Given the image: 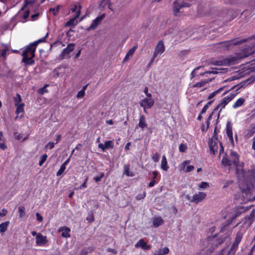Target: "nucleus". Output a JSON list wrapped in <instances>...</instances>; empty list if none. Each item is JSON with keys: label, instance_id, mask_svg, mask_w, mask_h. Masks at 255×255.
I'll return each instance as SVG.
<instances>
[{"label": "nucleus", "instance_id": "obj_11", "mask_svg": "<svg viewBox=\"0 0 255 255\" xmlns=\"http://www.w3.org/2000/svg\"><path fill=\"white\" fill-rule=\"evenodd\" d=\"M136 248H140L144 250H148L150 249V246L148 245L143 239L139 240L135 245Z\"/></svg>", "mask_w": 255, "mask_h": 255}, {"label": "nucleus", "instance_id": "obj_10", "mask_svg": "<svg viewBox=\"0 0 255 255\" xmlns=\"http://www.w3.org/2000/svg\"><path fill=\"white\" fill-rule=\"evenodd\" d=\"M105 14H102L101 15L98 16L94 20L92 21V22L90 26L89 29H95L101 22V21L105 18Z\"/></svg>", "mask_w": 255, "mask_h": 255}, {"label": "nucleus", "instance_id": "obj_48", "mask_svg": "<svg viewBox=\"0 0 255 255\" xmlns=\"http://www.w3.org/2000/svg\"><path fill=\"white\" fill-rule=\"evenodd\" d=\"M104 174L103 173H102L100 174V175L95 176L94 177V180H95L96 182H98L100 181L101 180V179L104 176Z\"/></svg>", "mask_w": 255, "mask_h": 255}, {"label": "nucleus", "instance_id": "obj_13", "mask_svg": "<svg viewBox=\"0 0 255 255\" xmlns=\"http://www.w3.org/2000/svg\"><path fill=\"white\" fill-rule=\"evenodd\" d=\"M183 6L181 3L179 2L178 0L174 1L173 4V9L174 14L176 16L178 15L180 9Z\"/></svg>", "mask_w": 255, "mask_h": 255}, {"label": "nucleus", "instance_id": "obj_12", "mask_svg": "<svg viewBox=\"0 0 255 255\" xmlns=\"http://www.w3.org/2000/svg\"><path fill=\"white\" fill-rule=\"evenodd\" d=\"M24 103L20 104V105H18L17 106H16V110L15 111V114L17 115L15 119H17L18 118V115L21 114V115L19 116V118H22L24 114Z\"/></svg>", "mask_w": 255, "mask_h": 255}, {"label": "nucleus", "instance_id": "obj_1", "mask_svg": "<svg viewBox=\"0 0 255 255\" xmlns=\"http://www.w3.org/2000/svg\"><path fill=\"white\" fill-rule=\"evenodd\" d=\"M254 39V40L251 42V45L248 48L244 49L241 52L237 54L235 57L226 59L223 61H217V64L219 65L229 66L237 63L239 60L254 54L255 53V37Z\"/></svg>", "mask_w": 255, "mask_h": 255}, {"label": "nucleus", "instance_id": "obj_52", "mask_svg": "<svg viewBox=\"0 0 255 255\" xmlns=\"http://www.w3.org/2000/svg\"><path fill=\"white\" fill-rule=\"evenodd\" d=\"M208 108H209V106L208 104H206V105H205L201 110V114H203L204 113H205L206 111H207V110L208 109Z\"/></svg>", "mask_w": 255, "mask_h": 255}, {"label": "nucleus", "instance_id": "obj_51", "mask_svg": "<svg viewBox=\"0 0 255 255\" xmlns=\"http://www.w3.org/2000/svg\"><path fill=\"white\" fill-rule=\"evenodd\" d=\"M194 169V167L193 165H189L187 167L185 170L186 172H189L192 171Z\"/></svg>", "mask_w": 255, "mask_h": 255}, {"label": "nucleus", "instance_id": "obj_63", "mask_svg": "<svg viewBox=\"0 0 255 255\" xmlns=\"http://www.w3.org/2000/svg\"><path fill=\"white\" fill-rule=\"evenodd\" d=\"M152 174L153 175L152 179L154 180L156 178V177L158 175V172L157 171H153L152 172Z\"/></svg>", "mask_w": 255, "mask_h": 255}, {"label": "nucleus", "instance_id": "obj_45", "mask_svg": "<svg viewBox=\"0 0 255 255\" xmlns=\"http://www.w3.org/2000/svg\"><path fill=\"white\" fill-rule=\"evenodd\" d=\"M159 158V155L157 153H155L152 157V160L155 162L158 161Z\"/></svg>", "mask_w": 255, "mask_h": 255}, {"label": "nucleus", "instance_id": "obj_7", "mask_svg": "<svg viewBox=\"0 0 255 255\" xmlns=\"http://www.w3.org/2000/svg\"><path fill=\"white\" fill-rule=\"evenodd\" d=\"M245 231V229H244L243 230H242L239 232H238L236 236L235 240L232 246V250L236 249L238 247V245L242 240Z\"/></svg>", "mask_w": 255, "mask_h": 255}, {"label": "nucleus", "instance_id": "obj_8", "mask_svg": "<svg viewBox=\"0 0 255 255\" xmlns=\"http://www.w3.org/2000/svg\"><path fill=\"white\" fill-rule=\"evenodd\" d=\"M206 197V194L203 192H199L198 193L195 194L192 197V201L193 203L198 204L199 202H201Z\"/></svg>", "mask_w": 255, "mask_h": 255}, {"label": "nucleus", "instance_id": "obj_6", "mask_svg": "<svg viewBox=\"0 0 255 255\" xmlns=\"http://www.w3.org/2000/svg\"><path fill=\"white\" fill-rule=\"evenodd\" d=\"M165 49V46L163 41H159L154 50V57H157L162 54L164 52Z\"/></svg>", "mask_w": 255, "mask_h": 255}, {"label": "nucleus", "instance_id": "obj_4", "mask_svg": "<svg viewBox=\"0 0 255 255\" xmlns=\"http://www.w3.org/2000/svg\"><path fill=\"white\" fill-rule=\"evenodd\" d=\"M154 104V100L152 96L148 95L142 99L139 102L140 106L143 108L145 113L146 112V109H150Z\"/></svg>", "mask_w": 255, "mask_h": 255}, {"label": "nucleus", "instance_id": "obj_5", "mask_svg": "<svg viewBox=\"0 0 255 255\" xmlns=\"http://www.w3.org/2000/svg\"><path fill=\"white\" fill-rule=\"evenodd\" d=\"M226 139L228 142L233 143L234 141L233 137L232 126L230 122H228L226 128Z\"/></svg>", "mask_w": 255, "mask_h": 255}, {"label": "nucleus", "instance_id": "obj_19", "mask_svg": "<svg viewBox=\"0 0 255 255\" xmlns=\"http://www.w3.org/2000/svg\"><path fill=\"white\" fill-rule=\"evenodd\" d=\"M81 6L79 4H75L71 8V10L73 12L75 13L76 17H78L80 14Z\"/></svg>", "mask_w": 255, "mask_h": 255}, {"label": "nucleus", "instance_id": "obj_15", "mask_svg": "<svg viewBox=\"0 0 255 255\" xmlns=\"http://www.w3.org/2000/svg\"><path fill=\"white\" fill-rule=\"evenodd\" d=\"M160 168L164 171H167L169 169V166L167 163V160L166 157L165 155H163L162 157L161 163H160Z\"/></svg>", "mask_w": 255, "mask_h": 255}, {"label": "nucleus", "instance_id": "obj_59", "mask_svg": "<svg viewBox=\"0 0 255 255\" xmlns=\"http://www.w3.org/2000/svg\"><path fill=\"white\" fill-rule=\"evenodd\" d=\"M246 41V40L244 39H242V40H241L240 41H239V40L236 41L235 42H234L233 43V44L236 45V44H239L240 43H241V42H245Z\"/></svg>", "mask_w": 255, "mask_h": 255}, {"label": "nucleus", "instance_id": "obj_25", "mask_svg": "<svg viewBox=\"0 0 255 255\" xmlns=\"http://www.w3.org/2000/svg\"><path fill=\"white\" fill-rule=\"evenodd\" d=\"M124 173L127 176L132 177L134 176V174L132 172L129 171V166L126 165L124 167Z\"/></svg>", "mask_w": 255, "mask_h": 255}, {"label": "nucleus", "instance_id": "obj_50", "mask_svg": "<svg viewBox=\"0 0 255 255\" xmlns=\"http://www.w3.org/2000/svg\"><path fill=\"white\" fill-rule=\"evenodd\" d=\"M145 195H146V194L145 192H143V193L142 194H138L136 196V199L138 200L143 199L145 197Z\"/></svg>", "mask_w": 255, "mask_h": 255}, {"label": "nucleus", "instance_id": "obj_55", "mask_svg": "<svg viewBox=\"0 0 255 255\" xmlns=\"http://www.w3.org/2000/svg\"><path fill=\"white\" fill-rule=\"evenodd\" d=\"M143 92L145 94L146 97L148 96V95L152 96L151 94L148 92V89L147 87H145L144 89Z\"/></svg>", "mask_w": 255, "mask_h": 255}, {"label": "nucleus", "instance_id": "obj_64", "mask_svg": "<svg viewBox=\"0 0 255 255\" xmlns=\"http://www.w3.org/2000/svg\"><path fill=\"white\" fill-rule=\"evenodd\" d=\"M161 253H162L161 250V249H160L158 251H155V252L154 253V255H163V254H160Z\"/></svg>", "mask_w": 255, "mask_h": 255}, {"label": "nucleus", "instance_id": "obj_60", "mask_svg": "<svg viewBox=\"0 0 255 255\" xmlns=\"http://www.w3.org/2000/svg\"><path fill=\"white\" fill-rule=\"evenodd\" d=\"M155 184V181L154 180H153L149 183L148 186L150 187H153Z\"/></svg>", "mask_w": 255, "mask_h": 255}, {"label": "nucleus", "instance_id": "obj_29", "mask_svg": "<svg viewBox=\"0 0 255 255\" xmlns=\"http://www.w3.org/2000/svg\"><path fill=\"white\" fill-rule=\"evenodd\" d=\"M76 16H74V17L70 19L66 24V26H73L77 24L78 22L76 20Z\"/></svg>", "mask_w": 255, "mask_h": 255}, {"label": "nucleus", "instance_id": "obj_62", "mask_svg": "<svg viewBox=\"0 0 255 255\" xmlns=\"http://www.w3.org/2000/svg\"><path fill=\"white\" fill-rule=\"evenodd\" d=\"M156 57H154V55L153 54V56L149 62V64H148L149 66H150L153 63V62Z\"/></svg>", "mask_w": 255, "mask_h": 255}, {"label": "nucleus", "instance_id": "obj_9", "mask_svg": "<svg viewBox=\"0 0 255 255\" xmlns=\"http://www.w3.org/2000/svg\"><path fill=\"white\" fill-rule=\"evenodd\" d=\"M48 242L47 237L43 236L41 234L38 233L36 237V244L37 246H42L45 245Z\"/></svg>", "mask_w": 255, "mask_h": 255}, {"label": "nucleus", "instance_id": "obj_43", "mask_svg": "<svg viewBox=\"0 0 255 255\" xmlns=\"http://www.w3.org/2000/svg\"><path fill=\"white\" fill-rule=\"evenodd\" d=\"M226 105H227L225 104V103H224V102L222 101L221 103L216 107V108L215 109V110L220 108V111H221L223 109H224L225 107V106Z\"/></svg>", "mask_w": 255, "mask_h": 255}, {"label": "nucleus", "instance_id": "obj_46", "mask_svg": "<svg viewBox=\"0 0 255 255\" xmlns=\"http://www.w3.org/2000/svg\"><path fill=\"white\" fill-rule=\"evenodd\" d=\"M187 147L186 144H180L179 149L180 152H184L187 149Z\"/></svg>", "mask_w": 255, "mask_h": 255}, {"label": "nucleus", "instance_id": "obj_40", "mask_svg": "<svg viewBox=\"0 0 255 255\" xmlns=\"http://www.w3.org/2000/svg\"><path fill=\"white\" fill-rule=\"evenodd\" d=\"M223 70V69H216V70L208 71V72H206L205 73L217 74V73H223V72H224L223 71H222Z\"/></svg>", "mask_w": 255, "mask_h": 255}, {"label": "nucleus", "instance_id": "obj_37", "mask_svg": "<svg viewBox=\"0 0 255 255\" xmlns=\"http://www.w3.org/2000/svg\"><path fill=\"white\" fill-rule=\"evenodd\" d=\"M190 162V160H185L182 163V164L180 166V170H184L185 168L186 165L187 164H189Z\"/></svg>", "mask_w": 255, "mask_h": 255}, {"label": "nucleus", "instance_id": "obj_57", "mask_svg": "<svg viewBox=\"0 0 255 255\" xmlns=\"http://www.w3.org/2000/svg\"><path fill=\"white\" fill-rule=\"evenodd\" d=\"M255 217V209H254L252 213L251 214L250 217L249 218V220H252L253 218Z\"/></svg>", "mask_w": 255, "mask_h": 255}, {"label": "nucleus", "instance_id": "obj_16", "mask_svg": "<svg viewBox=\"0 0 255 255\" xmlns=\"http://www.w3.org/2000/svg\"><path fill=\"white\" fill-rule=\"evenodd\" d=\"M137 48L136 46H134L130 48L127 52L124 59V62H125L129 59L133 55Z\"/></svg>", "mask_w": 255, "mask_h": 255}, {"label": "nucleus", "instance_id": "obj_53", "mask_svg": "<svg viewBox=\"0 0 255 255\" xmlns=\"http://www.w3.org/2000/svg\"><path fill=\"white\" fill-rule=\"evenodd\" d=\"M7 211L4 209H3L1 212H0V217H4L5 216L6 214H7Z\"/></svg>", "mask_w": 255, "mask_h": 255}, {"label": "nucleus", "instance_id": "obj_28", "mask_svg": "<svg viewBox=\"0 0 255 255\" xmlns=\"http://www.w3.org/2000/svg\"><path fill=\"white\" fill-rule=\"evenodd\" d=\"M254 133H255V124L251 126L248 129V132L247 133V135L250 137L252 136Z\"/></svg>", "mask_w": 255, "mask_h": 255}, {"label": "nucleus", "instance_id": "obj_21", "mask_svg": "<svg viewBox=\"0 0 255 255\" xmlns=\"http://www.w3.org/2000/svg\"><path fill=\"white\" fill-rule=\"evenodd\" d=\"M245 100L244 98H240L238 99L233 105V108L234 109L238 108L242 106L245 103Z\"/></svg>", "mask_w": 255, "mask_h": 255}, {"label": "nucleus", "instance_id": "obj_14", "mask_svg": "<svg viewBox=\"0 0 255 255\" xmlns=\"http://www.w3.org/2000/svg\"><path fill=\"white\" fill-rule=\"evenodd\" d=\"M58 232H62V236L64 238H69L70 237V229L67 227H61L58 229Z\"/></svg>", "mask_w": 255, "mask_h": 255}, {"label": "nucleus", "instance_id": "obj_36", "mask_svg": "<svg viewBox=\"0 0 255 255\" xmlns=\"http://www.w3.org/2000/svg\"><path fill=\"white\" fill-rule=\"evenodd\" d=\"M109 5V0H103L100 4H99V6L100 8H104L106 6Z\"/></svg>", "mask_w": 255, "mask_h": 255}, {"label": "nucleus", "instance_id": "obj_17", "mask_svg": "<svg viewBox=\"0 0 255 255\" xmlns=\"http://www.w3.org/2000/svg\"><path fill=\"white\" fill-rule=\"evenodd\" d=\"M75 47V44L73 43L69 44L66 48H65L62 51V55L65 56L68 55L73 50Z\"/></svg>", "mask_w": 255, "mask_h": 255}, {"label": "nucleus", "instance_id": "obj_47", "mask_svg": "<svg viewBox=\"0 0 255 255\" xmlns=\"http://www.w3.org/2000/svg\"><path fill=\"white\" fill-rule=\"evenodd\" d=\"M233 182V180H228L225 181L224 184L223 186V188H226L227 187H228L230 185L232 184Z\"/></svg>", "mask_w": 255, "mask_h": 255}, {"label": "nucleus", "instance_id": "obj_22", "mask_svg": "<svg viewBox=\"0 0 255 255\" xmlns=\"http://www.w3.org/2000/svg\"><path fill=\"white\" fill-rule=\"evenodd\" d=\"M211 81V79L210 80H202L194 85H193V87H197V88H202L205 86V85L209 83L210 81Z\"/></svg>", "mask_w": 255, "mask_h": 255}, {"label": "nucleus", "instance_id": "obj_58", "mask_svg": "<svg viewBox=\"0 0 255 255\" xmlns=\"http://www.w3.org/2000/svg\"><path fill=\"white\" fill-rule=\"evenodd\" d=\"M212 114H211L208 117L207 121H206V124H207V128L209 127V124H210V121L212 119Z\"/></svg>", "mask_w": 255, "mask_h": 255}, {"label": "nucleus", "instance_id": "obj_3", "mask_svg": "<svg viewBox=\"0 0 255 255\" xmlns=\"http://www.w3.org/2000/svg\"><path fill=\"white\" fill-rule=\"evenodd\" d=\"M231 157L232 160H229L227 157H223L222 160V163L224 166H230L232 163L237 166V173L239 177H244V173L243 170L240 169V168L242 167V165H240L239 163V155L235 151H232L231 153Z\"/></svg>", "mask_w": 255, "mask_h": 255}, {"label": "nucleus", "instance_id": "obj_42", "mask_svg": "<svg viewBox=\"0 0 255 255\" xmlns=\"http://www.w3.org/2000/svg\"><path fill=\"white\" fill-rule=\"evenodd\" d=\"M59 6H57L56 8H50V11L52 12L54 15H56L59 11Z\"/></svg>", "mask_w": 255, "mask_h": 255}, {"label": "nucleus", "instance_id": "obj_20", "mask_svg": "<svg viewBox=\"0 0 255 255\" xmlns=\"http://www.w3.org/2000/svg\"><path fill=\"white\" fill-rule=\"evenodd\" d=\"M9 224V222L8 221H6L0 224V233L2 235H3L4 232L6 231Z\"/></svg>", "mask_w": 255, "mask_h": 255}, {"label": "nucleus", "instance_id": "obj_61", "mask_svg": "<svg viewBox=\"0 0 255 255\" xmlns=\"http://www.w3.org/2000/svg\"><path fill=\"white\" fill-rule=\"evenodd\" d=\"M192 197L190 196L189 195H185V198L187 200H188V201H189L190 202H192Z\"/></svg>", "mask_w": 255, "mask_h": 255}, {"label": "nucleus", "instance_id": "obj_41", "mask_svg": "<svg viewBox=\"0 0 255 255\" xmlns=\"http://www.w3.org/2000/svg\"><path fill=\"white\" fill-rule=\"evenodd\" d=\"M85 94V92H84L83 90H81L80 91L78 92L76 97L78 99L82 98L84 97Z\"/></svg>", "mask_w": 255, "mask_h": 255}, {"label": "nucleus", "instance_id": "obj_39", "mask_svg": "<svg viewBox=\"0 0 255 255\" xmlns=\"http://www.w3.org/2000/svg\"><path fill=\"white\" fill-rule=\"evenodd\" d=\"M66 167L64 166V165H62L61 166L59 170L58 171V172L56 173L57 176L60 175L65 170Z\"/></svg>", "mask_w": 255, "mask_h": 255}, {"label": "nucleus", "instance_id": "obj_34", "mask_svg": "<svg viewBox=\"0 0 255 255\" xmlns=\"http://www.w3.org/2000/svg\"><path fill=\"white\" fill-rule=\"evenodd\" d=\"M47 158V155L46 154H43L40 159V160L39 162V165L42 166L43 164L44 163V162L46 161V159Z\"/></svg>", "mask_w": 255, "mask_h": 255}, {"label": "nucleus", "instance_id": "obj_23", "mask_svg": "<svg viewBox=\"0 0 255 255\" xmlns=\"http://www.w3.org/2000/svg\"><path fill=\"white\" fill-rule=\"evenodd\" d=\"M163 223V220L160 217L155 218L153 221V225L154 227H157Z\"/></svg>", "mask_w": 255, "mask_h": 255}, {"label": "nucleus", "instance_id": "obj_32", "mask_svg": "<svg viewBox=\"0 0 255 255\" xmlns=\"http://www.w3.org/2000/svg\"><path fill=\"white\" fill-rule=\"evenodd\" d=\"M22 12H23V11H20L19 13V15H21V16L24 19V20L23 21V22H24L25 21V20L26 19V18L28 17L29 12V11H28V10L24 11L23 12V14H22Z\"/></svg>", "mask_w": 255, "mask_h": 255}, {"label": "nucleus", "instance_id": "obj_38", "mask_svg": "<svg viewBox=\"0 0 255 255\" xmlns=\"http://www.w3.org/2000/svg\"><path fill=\"white\" fill-rule=\"evenodd\" d=\"M208 187V183L205 182H202L199 185V188L200 189H206Z\"/></svg>", "mask_w": 255, "mask_h": 255}, {"label": "nucleus", "instance_id": "obj_56", "mask_svg": "<svg viewBox=\"0 0 255 255\" xmlns=\"http://www.w3.org/2000/svg\"><path fill=\"white\" fill-rule=\"evenodd\" d=\"M181 4L182 5L183 7H189V6H190L191 5V3H189V2H185V1L181 2Z\"/></svg>", "mask_w": 255, "mask_h": 255}, {"label": "nucleus", "instance_id": "obj_27", "mask_svg": "<svg viewBox=\"0 0 255 255\" xmlns=\"http://www.w3.org/2000/svg\"><path fill=\"white\" fill-rule=\"evenodd\" d=\"M235 96L236 95L235 94H231L230 95L224 98L222 101L224 102L225 104L227 105L235 97Z\"/></svg>", "mask_w": 255, "mask_h": 255}, {"label": "nucleus", "instance_id": "obj_49", "mask_svg": "<svg viewBox=\"0 0 255 255\" xmlns=\"http://www.w3.org/2000/svg\"><path fill=\"white\" fill-rule=\"evenodd\" d=\"M161 250L162 253L160 254H163V255H166L169 253V249L166 247L161 249Z\"/></svg>", "mask_w": 255, "mask_h": 255}, {"label": "nucleus", "instance_id": "obj_31", "mask_svg": "<svg viewBox=\"0 0 255 255\" xmlns=\"http://www.w3.org/2000/svg\"><path fill=\"white\" fill-rule=\"evenodd\" d=\"M18 211L19 214V218H22L26 215V212L25 211V208L24 207H20L18 208Z\"/></svg>", "mask_w": 255, "mask_h": 255}, {"label": "nucleus", "instance_id": "obj_18", "mask_svg": "<svg viewBox=\"0 0 255 255\" xmlns=\"http://www.w3.org/2000/svg\"><path fill=\"white\" fill-rule=\"evenodd\" d=\"M2 49L0 51V55L5 58L6 55L8 54L7 52L9 50V47L6 44H2Z\"/></svg>", "mask_w": 255, "mask_h": 255}, {"label": "nucleus", "instance_id": "obj_24", "mask_svg": "<svg viewBox=\"0 0 255 255\" xmlns=\"http://www.w3.org/2000/svg\"><path fill=\"white\" fill-rule=\"evenodd\" d=\"M138 126L141 128H144L147 127V124H146L144 116H141L140 117Z\"/></svg>", "mask_w": 255, "mask_h": 255}, {"label": "nucleus", "instance_id": "obj_30", "mask_svg": "<svg viewBox=\"0 0 255 255\" xmlns=\"http://www.w3.org/2000/svg\"><path fill=\"white\" fill-rule=\"evenodd\" d=\"M210 152L213 154H215L218 148V144H209Z\"/></svg>", "mask_w": 255, "mask_h": 255}, {"label": "nucleus", "instance_id": "obj_44", "mask_svg": "<svg viewBox=\"0 0 255 255\" xmlns=\"http://www.w3.org/2000/svg\"><path fill=\"white\" fill-rule=\"evenodd\" d=\"M221 90V89H219L217 91H215L213 92H212V93H211L210 94V95L208 97V99H211L212 98H213L214 97H215L216 96V95L219 93L220 91Z\"/></svg>", "mask_w": 255, "mask_h": 255}, {"label": "nucleus", "instance_id": "obj_33", "mask_svg": "<svg viewBox=\"0 0 255 255\" xmlns=\"http://www.w3.org/2000/svg\"><path fill=\"white\" fill-rule=\"evenodd\" d=\"M99 148H101L102 151H104L105 149H108L109 148L112 147L113 146L112 144H99Z\"/></svg>", "mask_w": 255, "mask_h": 255}, {"label": "nucleus", "instance_id": "obj_2", "mask_svg": "<svg viewBox=\"0 0 255 255\" xmlns=\"http://www.w3.org/2000/svg\"><path fill=\"white\" fill-rule=\"evenodd\" d=\"M45 38L46 37H43L39 39L24 48L22 53V62L25 64V65H31L34 63L33 57L35 56L36 47L39 43L44 41Z\"/></svg>", "mask_w": 255, "mask_h": 255}, {"label": "nucleus", "instance_id": "obj_54", "mask_svg": "<svg viewBox=\"0 0 255 255\" xmlns=\"http://www.w3.org/2000/svg\"><path fill=\"white\" fill-rule=\"evenodd\" d=\"M36 216L37 218V220L39 221V222H42L43 220V217L40 215L39 213H37L36 214Z\"/></svg>", "mask_w": 255, "mask_h": 255}, {"label": "nucleus", "instance_id": "obj_26", "mask_svg": "<svg viewBox=\"0 0 255 255\" xmlns=\"http://www.w3.org/2000/svg\"><path fill=\"white\" fill-rule=\"evenodd\" d=\"M14 103L15 106H17L18 105H20V104H22L21 102L22 99L20 95L19 94H17L15 97H14Z\"/></svg>", "mask_w": 255, "mask_h": 255}, {"label": "nucleus", "instance_id": "obj_35", "mask_svg": "<svg viewBox=\"0 0 255 255\" xmlns=\"http://www.w3.org/2000/svg\"><path fill=\"white\" fill-rule=\"evenodd\" d=\"M242 212H243V211H239L237 209H235L233 211V216H234L230 215V217L231 218H233V219H234L235 217L238 216L240 215V214H241Z\"/></svg>", "mask_w": 255, "mask_h": 255}]
</instances>
